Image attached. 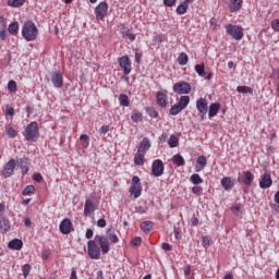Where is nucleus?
<instances>
[{
	"mask_svg": "<svg viewBox=\"0 0 279 279\" xmlns=\"http://www.w3.org/2000/svg\"><path fill=\"white\" fill-rule=\"evenodd\" d=\"M22 36L26 43H32L38 38V27L32 20L24 22L22 26Z\"/></svg>",
	"mask_w": 279,
	"mask_h": 279,
	"instance_id": "obj_1",
	"label": "nucleus"
},
{
	"mask_svg": "<svg viewBox=\"0 0 279 279\" xmlns=\"http://www.w3.org/2000/svg\"><path fill=\"white\" fill-rule=\"evenodd\" d=\"M23 136L25 137L28 143H35L36 138L40 136L38 131V122L33 121L26 125L23 132Z\"/></svg>",
	"mask_w": 279,
	"mask_h": 279,
	"instance_id": "obj_2",
	"label": "nucleus"
},
{
	"mask_svg": "<svg viewBox=\"0 0 279 279\" xmlns=\"http://www.w3.org/2000/svg\"><path fill=\"white\" fill-rule=\"evenodd\" d=\"M97 208H99V197L97 196V193L93 192L90 198L85 201L84 216L90 217Z\"/></svg>",
	"mask_w": 279,
	"mask_h": 279,
	"instance_id": "obj_3",
	"label": "nucleus"
},
{
	"mask_svg": "<svg viewBox=\"0 0 279 279\" xmlns=\"http://www.w3.org/2000/svg\"><path fill=\"white\" fill-rule=\"evenodd\" d=\"M87 254L93 260H99V258H101V248L97 246L95 240H89L87 242Z\"/></svg>",
	"mask_w": 279,
	"mask_h": 279,
	"instance_id": "obj_4",
	"label": "nucleus"
},
{
	"mask_svg": "<svg viewBox=\"0 0 279 279\" xmlns=\"http://www.w3.org/2000/svg\"><path fill=\"white\" fill-rule=\"evenodd\" d=\"M226 32L233 40H242L243 39V27L239 25L229 24L226 26Z\"/></svg>",
	"mask_w": 279,
	"mask_h": 279,
	"instance_id": "obj_5",
	"label": "nucleus"
},
{
	"mask_svg": "<svg viewBox=\"0 0 279 279\" xmlns=\"http://www.w3.org/2000/svg\"><path fill=\"white\" fill-rule=\"evenodd\" d=\"M129 192L131 195H133L134 199H138V196L143 193V186L141 184V178H138V175H134L132 178V185Z\"/></svg>",
	"mask_w": 279,
	"mask_h": 279,
	"instance_id": "obj_6",
	"label": "nucleus"
},
{
	"mask_svg": "<svg viewBox=\"0 0 279 279\" xmlns=\"http://www.w3.org/2000/svg\"><path fill=\"white\" fill-rule=\"evenodd\" d=\"M238 182L241 186H252L254 183V173L250 170L243 171L242 175L238 177Z\"/></svg>",
	"mask_w": 279,
	"mask_h": 279,
	"instance_id": "obj_7",
	"label": "nucleus"
},
{
	"mask_svg": "<svg viewBox=\"0 0 279 279\" xmlns=\"http://www.w3.org/2000/svg\"><path fill=\"white\" fill-rule=\"evenodd\" d=\"M172 90L177 95H189L191 93V84L186 81L178 82L173 85Z\"/></svg>",
	"mask_w": 279,
	"mask_h": 279,
	"instance_id": "obj_8",
	"label": "nucleus"
},
{
	"mask_svg": "<svg viewBox=\"0 0 279 279\" xmlns=\"http://www.w3.org/2000/svg\"><path fill=\"white\" fill-rule=\"evenodd\" d=\"M14 169H16V160L10 159L3 167V170L0 172L2 178L8 179L14 175Z\"/></svg>",
	"mask_w": 279,
	"mask_h": 279,
	"instance_id": "obj_9",
	"label": "nucleus"
},
{
	"mask_svg": "<svg viewBox=\"0 0 279 279\" xmlns=\"http://www.w3.org/2000/svg\"><path fill=\"white\" fill-rule=\"evenodd\" d=\"M165 173V162L162 159H156L151 165V174L154 178H160Z\"/></svg>",
	"mask_w": 279,
	"mask_h": 279,
	"instance_id": "obj_10",
	"label": "nucleus"
},
{
	"mask_svg": "<svg viewBox=\"0 0 279 279\" xmlns=\"http://www.w3.org/2000/svg\"><path fill=\"white\" fill-rule=\"evenodd\" d=\"M108 14V2L102 1L95 8V15L97 21H104Z\"/></svg>",
	"mask_w": 279,
	"mask_h": 279,
	"instance_id": "obj_11",
	"label": "nucleus"
},
{
	"mask_svg": "<svg viewBox=\"0 0 279 279\" xmlns=\"http://www.w3.org/2000/svg\"><path fill=\"white\" fill-rule=\"evenodd\" d=\"M118 62L123 70L124 75H130L132 73V61H130V57L123 56L119 58Z\"/></svg>",
	"mask_w": 279,
	"mask_h": 279,
	"instance_id": "obj_12",
	"label": "nucleus"
},
{
	"mask_svg": "<svg viewBox=\"0 0 279 279\" xmlns=\"http://www.w3.org/2000/svg\"><path fill=\"white\" fill-rule=\"evenodd\" d=\"M94 241L99 243L102 254H108V252H110V242L108 241V238L96 235Z\"/></svg>",
	"mask_w": 279,
	"mask_h": 279,
	"instance_id": "obj_13",
	"label": "nucleus"
},
{
	"mask_svg": "<svg viewBox=\"0 0 279 279\" xmlns=\"http://www.w3.org/2000/svg\"><path fill=\"white\" fill-rule=\"evenodd\" d=\"M169 92L167 90H160L157 92V106H159L160 108H167L168 104H169Z\"/></svg>",
	"mask_w": 279,
	"mask_h": 279,
	"instance_id": "obj_14",
	"label": "nucleus"
},
{
	"mask_svg": "<svg viewBox=\"0 0 279 279\" xmlns=\"http://www.w3.org/2000/svg\"><path fill=\"white\" fill-rule=\"evenodd\" d=\"M59 229L61 234H71L73 232V222H71V219L65 218L59 225Z\"/></svg>",
	"mask_w": 279,
	"mask_h": 279,
	"instance_id": "obj_15",
	"label": "nucleus"
},
{
	"mask_svg": "<svg viewBox=\"0 0 279 279\" xmlns=\"http://www.w3.org/2000/svg\"><path fill=\"white\" fill-rule=\"evenodd\" d=\"M50 80L54 88H62L64 86V78L60 72H53L50 75Z\"/></svg>",
	"mask_w": 279,
	"mask_h": 279,
	"instance_id": "obj_16",
	"label": "nucleus"
},
{
	"mask_svg": "<svg viewBox=\"0 0 279 279\" xmlns=\"http://www.w3.org/2000/svg\"><path fill=\"white\" fill-rule=\"evenodd\" d=\"M274 184V180H271V173L265 171L262 180L259 181L260 189H269Z\"/></svg>",
	"mask_w": 279,
	"mask_h": 279,
	"instance_id": "obj_17",
	"label": "nucleus"
},
{
	"mask_svg": "<svg viewBox=\"0 0 279 279\" xmlns=\"http://www.w3.org/2000/svg\"><path fill=\"white\" fill-rule=\"evenodd\" d=\"M17 165L23 175H27V173H29V159L27 157L17 159Z\"/></svg>",
	"mask_w": 279,
	"mask_h": 279,
	"instance_id": "obj_18",
	"label": "nucleus"
},
{
	"mask_svg": "<svg viewBox=\"0 0 279 279\" xmlns=\"http://www.w3.org/2000/svg\"><path fill=\"white\" fill-rule=\"evenodd\" d=\"M196 109L201 114L208 113V100L206 98H199L196 100Z\"/></svg>",
	"mask_w": 279,
	"mask_h": 279,
	"instance_id": "obj_19",
	"label": "nucleus"
},
{
	"mask_svg": "<svg viewBox=\"0 0 279 279\" xmlns=\"http://www.w3.org/2000/svg\"><path fill=\"white\" fill-rule=\"evenodd\" d=\"M151 147V142L149 141V138L144 137L141 143L140 146L137 148V151L142 153V154H147V151H149V148Z\"/></svg>",
	"mask_w": 279,
	"mask_h": 279,
	"instance_id": "obj_20",
	"label": "nucleus"
},
{
	"mask_svg": "<svg viewBox=\"0 0 279 279\" xmlns=\"http://www.w3.org/2000/svg\"><path fill=\"white\" fill-rule=\"evenodd\" d=\"M228 8L230 12H239L243 8V0H229Z\"/></svg>",
	"mask_w": 279,
	"mask_h": 279,
	"instance_id": "obj_21",
	"label": "nucleus"
},
{
	"mask_svg": "<svg viewBox=\"0 0 279 279\" xmlns=\"http://www.w3.org/2000/svg\"><path fill=\"white\" fill-rule=\"evenodd\" d=\"M220 183L225 191H232V189H234V182L232 181V179H230V177L222 178Z\"/></svg>",
	"mask_w": 279,
	"mask_h": 279,
	"instance_id": "obj_22",
	"label": "nucleus"
},
{
	"mask_svg": "<svg viewBox=\"0 0 279 279\" xmlns=\"http://www.w3.org/2000/svg\"><path fill=\"white\" fill-rule=\"evenodd\" d=\"M219 110H221V104L213 102L209 106V112H208L209 119H213V117H217V114H219Z\"/></svg>",
	"mask_w": 279,
	"mask_h": 279,
	"instance_id": "obj_23",
	"label": "nucleus"
},
{
	"mask_svg": "<svg viewBox=\"0 0 279 279\" xmlns=\"http://www.w3.org/2000/svg\"><path fill=\"white\" fill-rule=\"evenodd\" d=\"M193 1L195 0H184L181 4L177 7V14H186V10H189V3H193Z\"/></svg>",
	"mask_w": 279,
	"mask_h": 279,
	"instance_id": "obj_24",
	"label": "nucleus"
},
{
	"mask_svg": "<svg viewBox=\"0 0 279 279\" xmlns=\"http://www.w3.org/2000/svg\"><path fill=\"white\" fill-rule=\"evenodd\" d=\"M9 250H23V240L13 239L8 243Z\"/></svg>",
	"mask_w": 279,
	"mask_h": 279,
	"instance_id": "obj_25",
	"label": "nucleus"
},
{
	"mask_svg": "<svg viewBox=\"0 0 279 279\" xmlns=\"http://www.w3.org/2000/svg\"><path fill=\"white\" fill-rule=\"evenodd\" d=\"M0 230L1 232H10V219L5 216H0Z\"/></svg>",
	"mask_w": 279,
	"mask_h": 279,
	"instance_id": "obj_26",
	"label": "nucleus"
},
{
	"mask_svg": "<svg viewBox=\"0 0 279 279\" xmlns=\"http://www.w3.org/2000/svg\"><path fill=\"white\" fill-rule=\"evenodd\" d=\"M134 163L137 167H143L145 165V153H141L140 150H137L134 156Z\"/></svg>",
	"mask_w": 279,
	"mask_h": 279,
	"instance_id": "obj_27",
	"label": "nucleus"
},
{
	"mask_svg": "<svg viewBox=\"0 0 279 279\" xmlns=\"http://www.w3.org/2000/svg\"><path fill=\"white\" fill-rule=\"evenodd\" d=\"M140 228L145 234H149V232L154 230V223L151 221H144L141 223Z\"/></svg>",
	"mask_w": 279,
	"mask_h": 279,
	"instance_id": "obj_28",
	"label": "nucleus"
},
{
	"mask_svg": "<svg viewBox=\"0 0 279 279\" xmlns=\"http://www.w3.org/2000/svg\"><path fill=\"white\" fill-rule=\"evenodd\" d=\"M172 162L173 165H177V167H184L185 165L184 157H182L180 154H177L172 157Z\"/></svg>",
	"mask_w": 279,
	"mask_h": 279,
	"instance_id": "obj_29",
	"label": "nucleus"
},
{
	"mask_svg": "<svg viewBox=\"0 0 279 279\" xmlns=\"http://www.w3.org/2000/svg\"><path fill=\"white\" fill-rule=\"evenodd\" d=\"M122 35L126 36V38H129V40H136V34L131 33L130 28H126L125 25L122 24Z\"/></svg>",
	"mask_w": 279,
	"mask_h": 279,
	"instance_id": "obj_30",
	"label": "nucleus"
},
{
	"mask_svg": "<svg viewBox=\"0 0 279 279\" xmlns=\"http://www.w3.org/2000/svg\"><path fill=\"white\" fill-rule=\"evenodd\" d=\"M8 32L11 34V36H17L19 35V22H12L8 27Z\"/></svg>",
	"mask_w": 279,
	"mask_h": 279,
	"instance_id": "obj_31",
	"label": "nucleus"
},
{
	"mask_svg": "<svg viewBox=\"0 0 279 279\" xmlns=\"http://www.w3.org/2000/svg\"><path fill=\"white\" fill-rule=\"evenodd\" d=\"M183 110H185L186 106L191 104V97L189 96H181L179 101L177 102Z\"/></svg>",
	"mask_w": 279,
	"mask_h": 279,
	"instance_id": "obj_32",
	"label": "nucleus"
},
{
	"mask_svg": "<svg viewBox=\"0 0 279 279\" xmlns=\"http://www.w3.org/2000/svg\"><path fill=\"white\" fill-rule=\"evenodd\" d=\"M206 162H207L206 156H204V155L198 156L196 159V163L199 165V168L196 167L195 168L196 171L197 172L202 171V169H204V167H206Z\"/></svg>",
	"mask_w": 279,
	"mask_h": 279,
	"instance_id": "obj_33",
	"label": "nucleus"
},
{
	"mask_svg": "<svg viewBox=\"0 0 279 279\" xmlns=\"http://www.w3.org/2000/svg\"><path fill=\"white\" fill-rule=\"evenodd\" d=\"M236 92L241 93L242 95H254V89L250 86H238Z\"/></svg>",
	"mask_w": 279,
	"mask_h": 279,
	"instance_id": "obj_34",
	"label": "nucleus"
},
{
	"mask_svg": "<svg viewBox=\"0 0 279 279\" xmlns=\"http://www.w3.org/2000/svg\"><path fill=\"white\" fill-rule=\"evenodd\" d=\"M190 182L192 184H195V186H198V184H204V179H202V177H199V174L194 173L190 177Z\"/></svg>",
	"mask_w": 279,
	"mask_h": 279,
	"instance_id": "obj_35",
	"label": "nucleus"
},
{
	"mask_svg": "<svg viewBox=\"0 0 279 279\" xmlns=\"http://www.w3.org/2000/svg\"><path fill=\"white\" fill-rule=\"evenodd\" d=\"M178 63L180 66H186L189 64V56L185 52H181L178 57Z\"/></svg>",
	"mask_w": 279,
	"mask_h": 279,
	"instance_id": "obj_36",
	"label": "nucleus"
},
{
	"mask_svg": "<svg viewBox=\"0 0 279 279\" xmlns=\"http://www.w3.org/2000/svg\"><path fill=\"white\" fill-rule=\"evenodd\" d=\"M184 110L180 107V105L177 102L173 106H171L170 110H169V114H171V117H177V114H180V112Z\"/></svg>",
	"mask_w": 279,
	"mask_h": 279,
	"instance_id": "obj_37",
	"label": "nucleus"
},
{
	"mask_svg": "<svg viewBox=\"0 0 279 279\" xmlns=\"http://www.w3.org/2000/svg\"><path fill=\"white\" fill-rule=\"evenodd\" d=\"M131 119L133 123H141V121H143V113L134 110L131 114Z\"/></svg>",
	"mask_w": 279,
	"mask_h": 279,
	"instance_id": "obj_38",
	"label": "nucleus"
},
{
	"mask_svg": "<svg viewBox=\"0 0 279 279\" xmlns=\"http://www.w3.org/2000/svg\"><path fill=\"white\" fill-rule=\"evenodd\" d=\"M168 145L171 149H173V147H178V145H180V140L178 136L171 135L168 140Z\"/></svg>",
	"mask_w": 279,
	"mask_h": 279,
	"instance_id": "obj_39",
	"label": "nucleus"
},
{
	"mask_svg": "<svg viewBox=\"0 0 279 279\" xmlns=\"http://www.w3.org/2000/svg\"><path fill=\"white\" fill-rule=\"evenodd\" d=\"M120 106H123L124 108H128L130 106V97L125 94H121L119 96Z\"/></svg>",
	"mask_w": 279,
	"mask_h": 279,
	"instance_id": "obj_40",
	"label": "nucleus"
},
{
	"mask_svg": "<svg viewBox=\"0 0 279 279\" xmlns=\"http://www.w3.org/2000/svg\"><path fill=\"white\" fill-rule=\"evenodd\" d=\"M195 71L199 75V77H206V68H205L204 63L196 64Z\"/></svg>",
	"mask_w": 279,
	"mask_h": 279,
	"instance_id": "obj_41",
	"label": "nucleus"
},
{
	"mask_svg": "<svg viewBox=\"0 0 279 279\" xmlns=\"http://www.w3.org/2000/svg\"><path fill=\"white\" fill-rule=\"evenodd\" d=\"M80 141H83L82 147L87 149V147L90 145V137L87 134H82L80 136Z\"/></svg>",
	"mask_w": 279,
	"mask_h": 279,
	"instance_id": "obj_42",
	"label": "nucleus"
},
{
	"mask_svg": "<svg viewBox=\"0 0 279 279\" xmlns=\"http://www.w3.org/2000/svg\"><path fill=\"white\" fill-rule=\"evenodd\" d=\"M25 1L26 0H8V5H10V8H21Z\"/></svg>",
	"mask_w": 279,
	"mask_h": 279,
	"instance_id": "obj_43",
	"label": "nucleus"
},
{
	"mask_svg": "<svg viewBox=\"0 0 279 279\" xmlns=\"http://www.w3.org/2000/svg\"><path fill=\"white\" fill-rule=\"evenodd\" d=\"M107 235H108L107 239H109V241L111 243H118L119 242V236H117V233H112V229L107 230Z\"/></svg>",
	"mask_w": 279,
	"mask_h": 279,
	"instance_id": "obj_44",
	"label": "nucleus"
},
{
	"mask_svg": "<svg viewBox=\"0 0 279 279\" xmlns=\"http://www.w3.org/2000/svg\"><path fill=\"white\" fill-rule=\"evenodd\" d=\"M34 193H36V187L34 185H27L22 192L24 196L32 195Z\"/></svg>",
	"mask_w": 279,
	"mask_h": 279,
	"instance_id": "obj_45",
	"label": "nucleus"
},
{
	"mask_svg": "<svg viewBox=\"0 0 279 279\" xmlns=\"http://www.w3.org/2000/svg\"><path fill=\"white\" fill-rule=\"evenodd\" d=\"M5 134H7V136H9V138H16L17 132L13 128L7 126L5 128Z\"/></svg>",
	"mask_w": 279,
	"mask_h": 279,
	"instance_id": "obj_46",
	"label": "nucleus"
},
{
	"mask_svg": "<svg viewBox=\"0 0 279 279\" xmlns=\"http://www.w3.org/2000/svg\"><path fill=\"white\" fill-rule=\"evenodd\" d=\"M243 208V205H241V203H234L231 206V210L232 213H234V215H241V209Z\"/></svg>",
	"mask_w": 279,
	"mask_h": 279,
	"instance_id": "obj_47",
	"label": "nucleus"
},
{
	"mask_svg": "<svg viewBox=\"0 0 279 279\" xmlns=\"http://www.w3.org/2000/svg\"><path fill=\"white\" fill-rule=\"evenodd\" d=\"M146 112L148 116H150L151 119H158V111H156L154 107H148Z\"/></svg>",
	"mask_w": 279,
	"mask_h": 279,
	"instance_id": "obj_48",
	"label": "nucleus"
},
{
	"mask_svg": "<svg viewBox=\"0 0 279 279\" xmlns=\"http://www.w3.org/2000/svg\"><path fill=\"white\" fill-rule=\"evenodd\" d=\"M29 271H32V266L29 264H24L22 267L24 278H27V276H29Z\"/></svg>",
	"mask_w": 279,
	"mask_h": 279,
	"instance_id": "obj_49",
	"label": "nucleus"
},
{
	"mask_svg": "<svg viewBox=\"0 0 279 279\" xmlns=\"http://www.w3.org/2000/svg\"><path fill=\"white\" fill-rule=\"evenodd\" d=\"M8 90L10 93H16L17 86H16V82L15 81H9V83H8Z\"/></svg>",
	"mask_w": 279,
	"mask_h": 279,
	"instance_id": "obj_50",
	"label": "nucleus"
},
{
	"mask_svg": "<svg viewBox=\"0 0 279 279\" xmlns=\"http://www.w3.org/2000/svg\"><path fill=\"white\" fill-rule=\"evenodd\" d=\"M192 193L194 195H197V197H199V195H202V193H204V187L196 185V186L192 187Z\"/></svg>",
	"mask_w": 279,
	"mask_h": 279,
	"instance_id": "obj_51",
	"label": "nucleus"
},
{
	"mask_svg": "<svg viewBox=\"0 0 279 279\" xmlns=\"http://www.w3.org/2000/svg\"><path fill=\"white\" fill-rule=\"evenodd\" d=\"M141 243H143V239H141V236H135L132 241H131V245L133 247H138V245H141Z\"/></svg>",
	"mask_w": 279,
	"mask_h": 279,
	"instance_id": "obj_52",
	"label": "nucleus"
},
{
	"mask_svg": "<svg viewBox=\"0 0 279 279\" xmlns=\"http://www.w3.org/2000/svg\"><path fill=\"white\" fill-rule=\"evenodd\" d=\"M50 257H51V251H49V248L44 250L41 253L43 260H49Z\"/></svg>",
	"mask_w": 279,
	"mask_h": 279,
	"instance_id": "obj_53",
	"label": "nucleus"
},
{
	"mask_svg": "<svg viewBox=\"0 0 279 279\" xmlns=\"http://www.w3.org/2000/svg\"><path fill=\"white\" fill-rule=\"evenodd\" d=\"M202 245L203 247H208L210 245V236L204 235L202 238Z\"/></svg>",
	"mask_w": 279,
	"mask_h": 279,
	"instance_id": "obj_54",
	"label": "nucleus"
},
{
	"mask_svg": "<svg viewBox=\"0 0 279 279\" xmlns=\"http://www.w3.org/2000/svg\"><path fill=\"white\" fill-rule=\"evenodd\" d=\"M173 232H174V236H175L177 241L182 239V234L180 233V228L174 226L173 227Z\"/></svg>",
	"mask_w": 279,
	"mask_h": 279,
	"instance_id": "obj_55",
	"label": "nucleus"
},
{
	"mask_svg": "<svg viewBox=\"0 0 279 279\" xmlns=\"http://www.w3.org/2000/svg\"><path fill=\"white\" fill-rule=\"evenodd\" d=\"M177 1L178 0H163V5H167V8H173Z\"/></svg>",
	"mask_w": 279,
	"mask_h": 279,
	"instance_id": "obj_56",
	"label": "nucleus"
},
{
	"mask_svg": "<svg viewBox=\"0 0 279 279\" xmlns=\"http://www.w3.org/2000/svg\"><path fill=\"white\" fill-rule=\"evenodd\" d=\"M33 180L35 181V182H38V184H40V182H43V174H40V173H35L34 175H33Z\"/></svg>",
	"mask_w": 279,
	"mask_h": 279,
	"instance_id": "obj_57",
	"label": "nucleus"
},
{
	"mask_svg": "<svg viewBox=\"0 0 279 279\" xmlns=\"http://www.w3.org/2000/svg\"><path fill=\"white\" fill-rule=\"evenodd\" d=\"M0 39H2V40L8 39V32L5 31V28L0 29Z\"/></svg>",
	"mask_w": 279,
	"mask_h": 279,
	"instance_id": "obj_58",
	"label": "nucleus"
},
{
	"mask_svg": "<svg viewBox=\"0 0 279 279\" xmlns=\"http://www.w3.org/2000/svg\"><path fill=\"white\" fill-rule=\"evenodd\" d=\"M271 27L275 32H279V20H274L271 22Z\"/></svg>",
	"mask_w": 279,
	"mask_h": 279,
	"instance_id": "obj_59",
	"label": "nucleus"
},
{
	"mask_svg": "<svg viewBox=\"0 0 279 279\" xmlns=\"http://www.w3.org/2000/svg\"><path fill=\"white\" fill-rule=\"evenodd\" d=\"M100 134H108V132H110V126L109 125H102L99 129Z\"/></svg>",
	"mask_w": 279,
	"mask_h": 279,
	"instance_id": "obj_60",
	"label": "nucleus"
},
{
	"mask_svg": "<svg viewBox=\"0 0 279 279\" xmlns=\"http://www.w3.org/2000/svg\"><path fill=\"white\" fill-rule=\"evenodd\" d=\"M5 114L7 117H14V108L7 107Z\"/></svg>",
	"mask_w": 279,
	"mask_h": 279,
	"instance_id": "obj_61",
	"label": "nucleus"
},
{
	"mask_svg": "<svg viewBox=\"0 0 279 279\" xmlns=\"http://www.w3.org/2000/svg\"><path fill=\"white\" fill-rule=\"evenodd\" d=\"M161 248L165 250V252H171V244L163 242Z\"/></svg>",
	"mask_w": 279,
	"mask_h": 279,
	"instance_id": "obj_62",
	"label": "nucleus"
},
{
	"mask_svg": "<svg viewBox=\"0 0 279 279\" xmlns=\"http://www.w3.org/2000/svg\"><path fill=\"white\" fill-rule=\"evenodd\" d=\"M97 226L98 228H106V219L104 218L98 219Z\"/></svg>",
	"mask_w": 279,
	"mask_h": 279,
	"instance_id": "obj_63",
	"label": "nucleus"
},
{
	"mask_svg": "<svg viewBox=\"0 0 279 279\" xmlns=\"http://www.w3.org/2000/svg\"><path fill=\"white\" fill-rule=\"evenodd\" d=\"M93 234H94L93 229H87L86 233H85V238L86 239H93Z\"/></svg>",
	"mask_w": 279,
	"mask_h": 279,
	"instance_id": "obj_64",
	"label": "nucleus"
}]
</instances>
